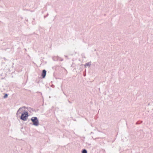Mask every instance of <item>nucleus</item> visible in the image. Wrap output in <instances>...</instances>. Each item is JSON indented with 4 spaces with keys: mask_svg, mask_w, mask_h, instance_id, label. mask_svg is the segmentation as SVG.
<instances>
[{
    "mask_svg": "<svg viewBox=\"0 0 153 153\" xmlns=\"http://www.w3.org/2000/svg\"><path fill=\"white\" fill-rule=\"evenodd\" d=\"M82 153H87V151L85 149H84L82 151Z\"/></svg>",
    "mask_w": 153,
    "mask_h": 153,
    "instance_id": "nucleus-4",
    "label": "nucleus"
},
{
    "mask_svg": "<svg viewBox=\"0 0 153 153\" xmlns=\"http://www.w3.org/2000/svg\"><path fill=\"white\" fill-rule=\"evenodd\" d=\"M89 65V63H86V64L85 65V66H88Z\"/></svg>",
    "mask_w": 153,
    "mask_h": 153,
    "instance_id": "nucleus-6",
    "label": "nucleus"
},
{
    "mask_svg": "<svg viewBox=\"0 0 153 153\" xmlns=\"http://www.w3.org/2000/svg\"><path fill=\"white\" fill-rule=\"evenodd\" d=\"M31 120L33 123V124L35 126H38L39 125V121L36 117H33L31 119Z\"/></svg>",
    "mask_w": 153,
    "mask_h": 153,
    "instance_id": "nucleus-1",
    "label": "nucleus"
},
{
    "mask_svg": "<svg viewBox=\"0 0 153 153\" xmlns=\"http://www.w3.org/2000/svg\"><path fill=\"white\" fill-rule=\"evenodd\" d=\"M7 97V94H6L4 96V98H6Z\"/></svg>",
    "mask_w": 153,
    "mask_h": 153,
    "instance_id": "nucleus-5",
    "label": "nucleus"
},
{
    "mask_svg": "<svg viewBox=\"0 0 153 153\" xmlns=\"http://www.w3.org/2000/svg\"><path fill=\"white\" fill-rule=\"evenodd\" d=\"M46 71L45 70H44L42 71V76L43 78H44L46 75Z\"/></svg>",
    "mask_w": 153,
    "mask_h": 153,
    "instance_id": "nucleus-3",
    "label": "nucleus"
},
{
    "mask_svg": "<svg viewBox=\"0 0 153 153\" xmlns=\"http://www.w3.org/2000/svg\"><path fill=\"white\" fill-rule=\"evenodd\" d=\"M28 116V115L27 112L24 113L22 114L21 117V118L23 120H25L27 119Z\"/></svg>",
    "mask_w": 153,
    "mask_h": 153,
    "instance_id": "nucleus-2",
    "label": "nucleus"
}]
</instances>
